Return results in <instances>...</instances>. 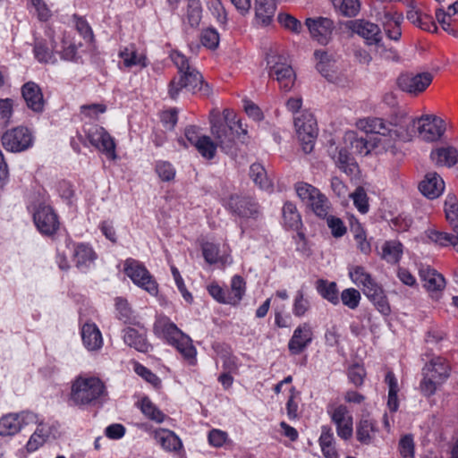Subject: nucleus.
<instances>
[{
    "instance_id": "nucleus-1",
    "label": "nucleus",
    "mask_w": 458,
    "mask_h": 458,
    "mask_svg": "<svg viewBox=\"0 0 458 458\" xmlns=\"http://www.w3.org/2000/svg\"><path fill=\"white\" fill-rule=\"evenodd\" d=\"M209 123L211 134L216 145L225 150L233 147L236 134L247 133L242 121L237 119L236 114L231 109H225L223 115L218 110L213 109L209 114Z\"/></svg>"
},
{
    "instance_id": "nucleus-2",
    "label": "nucleus",
    "mask_w": 458,
    "mask_h": 458,
    "mask_svg": "<svg viewBox=\"0 0 458 458\" xmlns=\"http://www.w3.org/2000/svg\"><path fill=\"white\" fill-rule=\"evenodd\" d=\"M171 57L178 69V76L169 83V96L175 99L182 89H186L192 94L200 90L204 83L203 77L190 64L188 58L179 52H173Z\"/></svg>"
},
{
    "instance_id": "nucleus-3",
    "label": "nucleus",
    "mask_w": 458,
    "mask_h": 458,
    "mask_svg": "<svg viewBox=\"0 0 458 458\" xmlns=\"http://www.w3.org/2000/svg\"><path fill=\"white\" fill-rule=\"evenodd\" d=\"M154 333L174 345L190 364L194 363L196 349L191 339L182 333L168 318L162 317L157 319L154 324Z\"/></svg>"
},
{
    "instance_id": "nucleus-4",
    "label": "nucleus",
    "mask_w": 458,
    "mask_h": 458,
    "mask_svg": "<svg viewBox=\"0 0 458 458\" xmlns=\"http://www.w3.org/2000/svg\"><path fill=\"white\" fill-rule=\"evenodd\" d=\"M105 394L103 382L95 377H78L72 385L71 400L76 405L91 404Z\"/></svg>"
},
{
    "instance_id": "nucleus-5",
    "label": "nucleus",
    "mask_w": 458,
    "mask_h": 458,
    "mask_svg": "<svg viewBox=\"0 0 458 458\" xmlns=\"http://www.w3.org/2000/svg\"><path fill=\"white\" fill-rule=\"evenodd\" d=\"M451 367L443 357H434L423 368L424 377L420 383L421 392L430 396L435 394L437 386L450 376Z\"/></svg>"
},
{
    "instance_id": "nucleus-6",
    "label": "nucleus",
    "mask_w": 458,
    "mask_h": 458,
    "mask_svg": "<svg viewBox=\"0 0 458 458\" xmlns=\"http://www.w3.org/2000/svg\"><path fill=\"white\" fill-rule=\"evenodd\" d=\"M267 63L269 76L278 81L283 90L289 91L294 84L295 74L285 58L271 52L267 54Z\"/></svg>"
},
{
    "instance_id": "nucleus-7",
    "label": "nucleus",
    "mask_w": 458,
    "mask_h": 458,
    "mask_svg": "<svg viewBox=\"0 0 458 458\" xmlns=\"http://www.w3.org/2000/svg\"><path fill=\"white\" fill-rule=\"evenodd\" d=\"M295 191L301 201L318 216L325 217L329 209L327 198L314 186L306 182H298Z\"/></svg>"
},
{
    "instance_id": "nucleus-8",
    "label": "nucleus",
    "mask_w": 458,
    "mask_h": 458,
    "mask_svg": "<svg viewBox=\"0 0 458 458\" xmlns=\"http://www.w3.org/2000/svg\"><path fill=\"white\" fill-rule=\"evenodd\" d=\"M123 272L131 281L149 294L158 293V284L148 270L138 260L128 259L123 264Z\"/></svg>"
},
{
    "instance_id": "nucleus-9",
    "label": "nucleus",
    "mask_w": 458,
    "mask_h": 458,
    "mask_svg": "<svg viewBox=\"0 0 458 458\" xmlns=\"http://www.w3.org/2000/svg\"><path fill=\"white\" fill-rule=\"evenodd\" d=\"M294 126L302 150L306 154L310 153L318 135L317 123L313 114L308 112L301 113L294 118Z\"/></svg>"
},
{
    "instance_id": "nucleus-10",
    "label": "nucleus",
    "mask_w": 458,
    "mask_h": 458,
    "mask_svg": "<svg viewBox=\"0 0 458 458\" xmlns=\"http://www.w3.org/2000/svg\"><path fill=\"white\" fill-rule=\"evenodd\" d=\"M327 412L336 427L338 437L344 440L350 439L353 433V419L347 407L331 403L327 405Z\"/></svg>"
},
{
    "instance_id": "nucleus-11",
    "label": "nucleus",
    "mask_w": 458,
    "mask_h": 458,
    "mask_svg": "<svg viewBox=\"0 0 458 458\" xmlns=\"http://www.w3.org/2000/svg\"><path fill=\"white\" fill-rule=\"evenodd\" d=\"M418 137L427 142H434L442 138L445 131V123L439 116L424 114L418 117Z\"/></svg>"
},
{
    "instance_id": "nucleus-12",
    "label": "nucleus",
    "mask_w": 458,
    "mask_h": 458,
    "mask_svg": "<svg viewBox=\"0 0 458 458\" xmlns=\"http://www.w3.org/2000/svg\"><path fill=\"white\" fill-rule=\"evenodd\" d=\"M1 140L6 150L21 152L32 146L33 136L28 128L18 126L6 131L3 134Z\"/></svg>"
},
{
    "instance_id": "nucleus-13",
    "label": "nucleus",
    "mask_w": 458,
    "mask_h": 458,
    "mask_svg": "<svg viewBox=\"0 0 458 458\" xmlns=\"http://www.w3.org/2000/svg\"><path fill=\"white\" fill-rule=\"evenodd\" d=\"M432 81L433 75L428 72L403 73L397 78V85L403 92L417 97L427 89Z\"/></svg>"
},
{
    "instance_id": "nucleus-14",
    "label": "nucleus",
    "mask_w": 458,
    "mask_h": 458,
    "mask_svg": "<svg viewBox=\"0 0 458 458\" xmlns=\"http://www.w3.org/2000/svg\"><path fill=\"white\" fill-rule=\"evenodd\" d=\"M226 208L233 214L246 218H258L260 212L259 205L250 197L232 194L227 201Z\"/></svg>"
},
{
    "instance_id": "nucleus-15",
    "label": "nucleus",
    "mask_w": 458,
    "mask_h": 458,
    "mask_svg": "<svg viewBox=\"0 0 458 458\" xmlns=\"http://www.w3.org/2000/svg\"><path fill=\"white\" fill-rule=\"evenodd\" d=\"M37 422L38 416L32 412L5 415L0 419V436H13L18 433L24 425Z\"/></svg>"
},
{
    "instance_id": "nucleus-16",
    "label": "nucleus",
    "mask_w": 458,
    "mask_h": 458,
    "mask_svg": "<svg viewBox=\"0 0 458 458\" xmlns=\"http://www.w3.org/2000/svg\"><path fill=\"white\" fill-rule=\"evenodd\" d=\"M418 117H411L403 114L394 122H390L391 131L395 138L403 142H409L418 135Z\"/></svg>"
},
{
    "instance_id": "nucleus-17",
    "label": "nucleus",
    "mask_w": 458,
    "mask_h": 458,
    "mask_svg": "<svg viewBox=\"0 0 458 458\" xmlns=\"http://www.w3.org/2000/svg\"><path fill=\"white\" fill-rule=\"evenodd\" d=\"M88 139L94 147L105 153L107 157L111 159L116 157L114 139L103 127H92L88 132Z\"/></svg>"
},
{
    "instance_id": "nucleus-18",
    "label": "nucleus",
    "mask_w": 458,
    "mask_h": 458,
    "mask_svg": "<svg viewBox=\"0 0 458 458\" xmlns=\"http://www.w3.org/2000/svg\"><path fill=\"white\" fill-rule=\"evenodd\" d=\"M311 38L325 45L328 42L334 29V22L324 17L308 18L305 21Z\"/></svg>"
},
{
    "instance_id": "nucleus-19",
    "label": "nucleus",
    "mask_w": 458,
    "mask_h": 458,
    "mask_svg": "<svg viewBox=\"0 0 458 458\" xmlns=\"http://www.w3.org/2000/svg\"><path fill=\"white\" fill-rule=\"evenodd\" d=\"M34 221L38 229L47 235L55 233L59 227L57 216L48 206H40L38 208L34 214Z\"/></svg>"
},
{
    "instance_id": "nucleus-20",
    "label": "nucleus",
    "mask_w": 458,
    "mask_h": 458,
    "mask_svg": "<svg viewBox=\"0 0 458 458\" xmlns=\"http://www.w3.org/2000/svg\"><path fill=\"white\" fill-rule=\"evenodd\" d=\"M313 332L310 326L307 323L300 325L293 332L292 338L288 343L289 352L297 355L302 352L311 343Z\"/></svg>"
},
{
    "instance_id": "nucleus-21",
    "label": "nucleus",
    "mask_w": 458,
    "mask_h": 458,
    "mask_svg": "<svg viewBox=\"0 0 458 458\" xmlns=\"http://www.w3.org/2000/svg\"><path fill=\"white\" fill-rule=\"evenodd\" d=\"M389 128L385 133L376 136L371 140L372 148L377 153H389L397 156L400 153L399 142Z\"/></svg>"
},
{
    "instance_id": "nucleus-22",
    "label": "nucleus",
    "mask_w": 458,
    "mask_h": 458,
    "mask_svg": "<svg viewBox=\"0 0 458 458\" xmlns=\"http://www.w3.org/2000/svg\"><path fill=\"white\" fill-rule=\"evenodd\" d=\"M377 432V422L368 416H363L356 424V438L362 445L374 443Z\"/></svg>"
},
{
    "instance_id": "nucleus-23",
    "label": "nucleus",
    "mask_w": 458,
    "mask_h": 458,
    "mask_svg": "<svg viewBox=\"0 0 458 458\" xmlns=\"http://www.w3.org/2000/svg\"><path fill=\"white\" fill-rule=\"evenodd\" d=\"M27 106L34 112H42L45 101L40 88L34 82H27L21 89Z\"/></svg>"
},
{
    "instance_id": "nucleus-24",
    "label": "nucleus",
    "mask_w": 458,
    "mask_h": 458,
    "mask_svg": "<svg viewBox=\"0 0 458 458\" xmlns=\"http://www.w3.org/2000/svg\"><path fill=\"white\" fill-rule=\"evenodd\" d=\"M352 29L354 32L364 38L369 45H378L381 41L380 29L375 23L359 20L352 23Z\"/></svg>"
},
{
    "instance_id": "nucleus-25",
    "label": "nucleus",
    "mask_w": 458,
    "mask_h": 458,
    "mask_svg": "<svg viewBox=\"0 0 458 458\" xmlns=\"http://www.w3.org/2000/svg\"><path fill=\"white\" fill-rule=\"evenodd\" d=\"M419 188L424 196L433 199L442 194L445 182L437 173H428L420 183Z\"/></svg>"
},
{
    "instance_id": "nucleus-26",
    "label": "nucleus",
    "mask_w": 458,
    "mask_h": 458,
    "mask_svg": "<svg viewBox=\"0 0 458 458\" xmlns=\"http://www.w3.org/2000/svg\"><path fill=\"white\" fill-rule=\"evenodd\" d=\"M276 10L275 0H255V19L258 24L268 26L272 23Z\"/></svg>"
},
{
    "instance_id": "nucleus-27",
    "label": "nucleus",
    "mask_w": 458,
    "mask_h": 458,
    "mask_svg": "<svg viewBox=\"0 0 458 458\" xmlns=\"http://www.w3.org/2000/svg\"><path fill=\"white\" fill-rule=\"evenodd\" d=\"M344 143L346 148H350L352 154L356 155L367 156L373 149L371 140L368 141L353 131L345 132Z\"/></svg>"
},
{
    "instance_id": "nucleus-28",
    "label": "nucleus",
    "mask_w": 458,
    "mask_h": 458,
    "mask_svg": "<svg viewBox=\"0 0 458 458\" xmlns=\"http://www.w3.org/2000/svg\"><path fill=\"white\" fill-rule=\"evenodd\" d=\"M363 293L375 304L384 315L390 313V306L382 287L375 281L371 285L363 288Z\"/></svg>"
},
{
    "instance_id": "nucleus-29",
    "label": "nucleus",
    "mask_w": 458,
    "mask_h": 458,
    "mask_svg": "<svg viewBox=\"0 0 458 458\" xmlns=\"http://www.w3.org/2000/svg\"><path fill=\"white\" fill-rule=\"evenodd\" d=\"M123 340L126 344L139 352H147L151 349V345L146 339V330L144 328L137 330L132 327H127L124 330Z\"/></svg>"
},
{
    "instance_id": "nucleus-30",
    "label": "nucleus",
    "mask_w": 458,
    "mask_h": 458,
    "mask_svg": "<svg viewBox=\"0 0 458 458\" xmlns=\"http://www.w3.org/2000/svg\"><path fill=\"white\" fill-rule=\"evenodd\" d=\"M81 338L84 346L89 351H98L102 347L101 332L95 324L86 323L81 328Z\"/></svg>"
},
{
    "instance_id": "nucleus-31",
    "label": "nucleus",
    "mask_w": 458,
    "mask_h": 458,
    "mask_svg": "<svg viewBox=\"0 0 458 458\" xmlns=\"http://www.w3.org/2000/svg\"><path fill=\"white\" fill-rule=\"evenodd\" d=\"M156 441L166 451L177 452L182 447L181 439L171 430L158 428L153 432Z\"/></svg>"
},
{
    "instance_id": "nucleus-32",
    "label": "nucleus",
    "mask_w": 458,
    "mask_h": 458,
    "mask_svg": "<svg viewBox=\"0 0 458 458\" xmlns=\"http://www.w3.org/2000/svg\"><path fill=\"white\" fill-rule=\"evenodd\" d=\"M420 276L424 283V287L428 291H441L445 288V281L442 275L429 267H421Z\"/></svg>"
},
{
    "instance_id": "nucleus-33",
    "label": "nucleus",
    "mask_w": 458,
    "mask_h": 458,
    "mask_svg": "<svg viewBox=\"0 0 458 458\" xmlns=\"http://www.w3.org/2000/svg\"><path fill=\"white\" fill-rule=\"evenodd\" d=\"M430 157L437 165L451 167L458 162V151L454 147L439 148L431 152Z\"/></svg>"
},
{
    "instance_id": "nucleus-34",
    "label": "nucleus",
    "mask_w": 458,
    "mask_h": 458,
    "mask_svg": "<svg viewBox=\"0 0 458 458\" xmlns=\"http://www.w3.org/2000/svg\"><path fill=\"white\" fill-rule=\"evenodd\" d=\"M332 157L336 166L348 175L354 174L357 171V164L352 157L347 152L346 148H335V153Z\"/></svg>"
},
{
    "instance_id": "nucleus-35",
    "label": "nucleus",
    "mask_w": 458,
    "mask_h": 458,
    "mask_svg": "<svg viewBox=\"0 0 458 458\" xmlns=\"http://www.w3.org/2000/svg\"><path fill=\"white\" fill-rule=\"evenodd\" d=\"M357 127L366 133H373L377 134V136H379L385 133L389 128H391V125L390 122L386 123L382 118L367 117L360 119L357 122Z\"/></svg>"
},
{
    "instance_id": "nucleus-36",
    "label": "nucleus",
    "mask_w": 458,
    "mask_h": 458,
    "mask_svg": "<svg viewBox=\"0 0 458 458\" xmlns=\"http://www.w3.org/2000/svg\"><path fill=\"white\" fill-rule=\"evenodd\" d=\"M37 428L29 439L26 448L28 452H34L38 450L47 439L50 431L47 424L43 422H37Z\"/></svg>"
},
{
    "instance_id": "nucleus-37",
    "label": "nucleus",
    "mask_w": 458,
    "mask_h": 458,
    "mask_svg": "<svg viewBox=\"0 0 458 458\" xmlns=\"http://www.w3.org/2000/svg\"><path fill=\"white\" fill-rule=\"evenodd\" d=\"M403 254V245L397 241L386 242L382 246L381 258L387 263H397Z\"/></svg>"
},
{
    "instance_id": "nucleus-38",
    "label": "nucleus",
    "mask_w": 458,
    "mask_h": 458,
    "mask_svg": "<svg viewBox=\"0 0 458 458\" xmlns=\"http://www.w3.org/2000/svg\"><path fill=\"white\" fill-rule=\"evenodd\" d=\"M47 35L51 41V47L45 46L41 42H38L35 46V55L39 62L48 63L53 61V51L55 49V44L54 42V31L51 29L47 30Z\"/></svg>"
},
{
    "instance_id": "nucleus-39",
    "label": "nucleus",
    "mask_w": 458,
    "mask_h": 458,
    "mask_svg": "<svg viewBox=\"0 0 458 458\" xmlns=\"http://www.w3.org/2000/svg\"><path fill=\"white\" fill-rule=\"evenodd\" d=\"M120 57L123 59V64L126 67H131L139 65L140 67H146V56L144 55H139L133 46L125 47L120 52Z\"/></svg>"
},
{
    "instance_id": "nucleus-40",
    "label": "nucleus",
    "mask_w": 458,
    "mask_h": 458,
    "mask_svg": "<svg viewBox=\"0 0 458 458\" xmlns=\"http://www.w3.org/2000/svg\"><path fill=\"white\" fill-rule=\"evenodd\" d=\"M349 276L352 281L358 286H361L362 289L369 287L375 282L371 275L361 266L350 268Z\"/></svg>"
},
{
    "instance_id": "nucleus-41",
    "label": "nucleus",
    "mask_w": 458,
    "mask_h": 458,
    "mask_svg": "<svg viewBox=\"0 0 458 458\" xmlns=\"http://www.w3.org/2000/svg\"><path fill=\"white\" fill-rule=\"evenodd\" d=\"M245 293V282L240 276H234L231 282V291L228 293L229 301L228 304H237L244 295Z\"/></svg>"
},
{
    "instance_id": "nucleus-42",
    "label": "nucleus",
    "mask_w": 458,
    "mask_h": 458,
    "mask_svg": "<svg viewBox=\"0 0 458 458\" xmlns=\"http://www.w3.org/2000/svg\"><path fill=\"white\" fill-rule=\"evenodd\" d=\"M250 177L261 189L268 190L272 182L267 177L265 168L259 164H253L250 169Z\"/></svg>"
},
{
    "instance_id": "nucleus-43",
    "label": "nucleus",
    "mask_w": 458,
    "mask_h": 458,
    "mask_svg": "<svg viewBox=\"0 0 458 458\" xmlns=\"http://www.w3.org/2000/svg\"><path fill=\"white\" fill-rule=\"evenodd\" d=\"M202 8L199 0H188L186 20L191 27L199 26L202 17Z\"/></svg>"
},
{
    "instance_id": "nucleus-44",
    "label": "nucleus",
    "mask_w": 458,
    "mask_h": 458,
    "mask_svg": "<svg viewBox=\"0 0 458 458\" xmlns=\"http://www.w3.org/2000/svg\"><path fill=\"white\" fill-rule=\"evenodd\" d=\"M140 408L148 419L158 423L164 421L165 414L158 410L148 398L145 397L141 399Z\"/></svg>"
},
{
    "instance_id": "nucleus-45",
    "label": "nucleus",
    "mask_w": 458,
    "mask_h": 458,
    "mask_svg": "<svg viewBox=\"0 0 458 458\" xmlns=\"http://www.w3.org/2000/svg\"><path fill=\"white\" fill-rule=\"evenodd\" d=\"M216 142L206 135H203L195 146L199 153L207 159H212L216 156Z\"/></svg>"
},
{
    "instance_id": "nucleus-46",
    "label": "nucleus",
    "mask_w": 458,
    "mask_h": 458,
    "mask_svg": "<svg viewBox=\"0 0 458 458\" xmlns=\"http://www.w3.org/2000/svg\"><path fill=\"white\" fill-rule=\"evenodd\" d=\"M317 289L323 298L334 304L338 303V294L335 283L318 280L317 283Z\"/></svg>"
},
{
    "instance_id": "nucleus-47",
    "label": "nucleus",
    "mask_w": 458,
    "mask_h": 458,
    "mask_svg": "<svg viewBox=\"0 0 458 458\" xmlns=\"http://www.w3.org/2000/svg\"><path fill=\"white\" fill-rule=\"evenodd\" d=\"M284 224L291 228H298L301 224V216L296 207L292 203H285L283 208Z\"/></svg>"
},
{
    "instance_id": "nucleus-48",
    "label": "nucleus",
    "mask_w": 458,
    "mask_h": 458,
    "mask_svg": "<svg viewBox=\"0 0 458 458\" xmlns=\"http://www.w3.org/2000/svg\"><path fill=\"white\" fill-rule=\"evenodd\" d=\"M277 20L282 27L293 33L299 34L302 30L301 22L289 13H279Z\"/></svg>"
},
{
    "instance_id": "nucleus-49",
    "label": "nucleus",
    "mask_w": 458,
    "mask_h": 458,
    "mask_svg": "<svg viewBox=\"0 0 458 458\" xmlns=\"http://www.w3.org/2000/svg\"><path fill=\"white\" fill-rule=\"evenodd\" d=\"M398 451L403 458L414 457L415 445L412 435L407 434L400 438L398 443Z\"/></svg>"
},
{
    "instance_id": "nucleus-50",
    "label": "nucleus",
    "mask_w": 458,
    "mask_h": 458,
    "mask_svg": "<svg viewBox=\"0 0 458 458\" xmlns=\"http://www.w3.org/2000/svg\"><path fill=\"white\" fill-rule=\"evenodd\" d=\"M73 257L77 267H80L92 261L95 255L92 249L88 245L80 244L75 248Z\"/></svg>"
},
{
    "instance_id": "nucleus-51",
    "label": "nucleus",
    "mask_w": 458,
    "mask_h": 458,
    "mask_svg": "<svg viewBox=\"0 0 458 458\" xmlns=\"http://www.w3.org/2000/svg\"><path fill=\"white\" fill-rule=\"evenodd\" d=\"M355 205V207L358 208V210L365 214L369 210V202H368V196L365 191V190L362 187H358L354 192L350 193L349 195Z\"/></svg>"
},
{
    "instance_id": "nucleus-52",
    "label": "nucleus",
    "mask_w": 458,
    "mask_h": 458,
    "mask_svg": "<svg viewBox=\"0 0 458 458\" xmlns=\"http://www.w3.org/2000/svg\"><path fill=\"white\" fill-rule=\"evenodd\" d=\"M342 302L351 310H355L360 301V293L354 288H348L341 293Z\"/></svg>"
},
{
    "instance_id": "nucleus-53",
    "label": "nucleus",
    "mask_w": 458,
    "mask_h": 458,
    "mask_svg": "<svg viewBox=\"0 0 458 458\" xmlns=\"http://www.w3.org/2000/svg\"><path fill=\"white\" fill-rule=\"evenodd\" d=\"M445 211L446 219L450 222L454 233H458V204L454 199L450 198L449 202H445Z\"/></svg>"
},
{
    "instance_id": "nucleus-54",
    "label": "nucleus",
    "mask_w": 458,
    "mask_h": 458,
    "mask_svg": "<svg viewBox=\"0 0 458 458\" xmlns=\"http://www.w3.org/2000/svg\"><path fill=\"white\" fill-rule=\"evenodd\" d=\"M200 40L204 47L209 49H216L219 44V35L216 30L207 29L202 31Z\"/></svg>"
},
{
    "instance_id": "nucleus-55",
    "label": "nucleus",
    "mask_w": 458,
    "mask_h": 458,
    "mask_svg": "<svg viewBox=\"0 0 458 458\" xmlns=\"http://www.w3.org/2000/svg\"><path fill=\"white\" fill-rule=\"evenodd\" d=\"M359 0H343L339 6L340 13L346 17H354L360 12Z\"/></svg>"
},
{
    "instance_id": "nucleus-56",
    "label": "nucleus",
    "mask_w": 458,
    "mask_h": 458,
    "mask_svg": "<svg viewBox=\"0 0 458 458\" xmlns=\"http://www.w3.org/2000/svg\"><path fill=\"white\" fill-rule=\"evenodd\" d=\"M315 57L318 61L317 64L318 71L327 80H332L333 75L329 73L330 64L327 61V55L323 51H316Z\"/></svg>"
},
{
    "instance_id": "nucleus-57",
    "label": "nucleus",
    "mask_w": 458,
    "mask_h": 458,
    "mask_svg": "<svg viewBox=\"0 0 458 458\" xmlns=\"http://www.w3.org/2000/svg\"><path fill=\"white\" fill-rule=\"evenodd\" d=\"M115 308L119 313V318L129 322L132 318V310L127 300L118 297L115 299Z\"/></svg>"
},
{
    "instance_id": "nucleus-58",
    "label": "nucleus",
    "mask_w": 458,
    "mask_h": 458,
    "mask_svg": "<svg viewBox=\"0 0 458 458\" xmlns=\"http://www.w3.org/2000/svg\"><path fill=\"white\" fill-rule=\"evenodd\" d=\"M156 171L162 181H171L175 176V170L171 164L167 162H159L157 165Z\"/></svg>"
},
{
    "instance_id": "nucleus-59",
    "label": "nucleus",
    "mask_w": 458,
    "mask_h": 458,
    "mask_svg": "<svg viewBox=\"0 0 458 458\" xmlns=\"http://www.w3.org/2000/svg\"><path fill=\"white\" fill-rule=\"evenodd\" d=\"M202 252L205 260L209 264H214L218 260V247L212 242H205L202 245Z\"/></svg>"
},
{
    "instance_id": "nucleus-60",
    "label": "nucleus",
    "mask_w": 458,
    "mask_h": 458,
    "mask_svg": "<svg viewBox=\"0 0 458 458\" xmlns=\"http://www.w3.org/2000/svg\"><path fill=\"white\" fill-rule=\"evenodd\" d=\"M310 308V303L307 299L304 298L302 291H298L294 304L293 313L297 317L303 316Z\"/></svg>"
},
{
    "instance_id": "nucleus-61",
    "label": "nucleus",
    "mask_w": 458,
    "mask_h": 458,
    "mask_svg": "<svg viewBox=\"0 0 458 458\" xmlns=\"http://www.w3.org/2000/svg\"><path fill=\"white\" fill-rule=\"evenodd\" d=\"M429 238L435 242L443 246H446L448 244H452L454 246L456 245L455 234L454 235L447 233L431 232Z\"/></svg>"
},
{
    "instance_id": "nucleus-62",
    "label": "nucleus",
    "mask_w": 458,
    "mask_h": 458,
    "mask_svg": "<svg viewBox=\"0 0 458 458\" xmlns=\"http://www.w3.org/2000/svg\"><path fill=\"white\" fill-rule=\"evenodd\" d=\"M135 372L142 377L147 382L157 386L160 384L159 378L152 373L148 369L142 366L141 364L136 363L134 366Z\"/></svg>"
},
{
    "instance_id": "nucleus-63",
    "label": "nucleus",
    "mask_w": 458,
    "mask_h": 458,
    "mask_svg": "<svg viewBox=\"0 0 458 458\" xmlns=\"http://www.w3.org/2000/svg\"><path fill=\"white\" fill-rule=\"evenodd\" d=\"M327 225L335 237H341L346 233V228L340 218L335 216L327 217Z\"/></svg>"
},
{
    "instance_id": "nucleus-64",
    "label": "nucleus",
    "mask_w": 458,
    "mask_h": 458,
    "mask_svg": "<svg viewBox=\"0 0 458 458\" xmlns=\"http://www.w3.org/2000/svg\"><path fill=\"white\" fill-rule=\"evenodd\" d=\"M31 4L35 7L38 18L42 21H47L52 13L43 0H30Z\"/></svg>"
}]
</instances>
